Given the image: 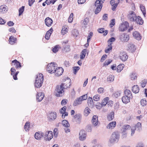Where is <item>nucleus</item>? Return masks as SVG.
<instances>
[{"instance_id": "f257e3e1", "label": "nucleus", "mask_w": 147, "mask_h": 147, "mask_svg": "<svg viewBox=\"0 0 147 147\" xmlns=\"http://www.w3.org/2000/svg\"><path fill=\"white\" fill-rule=\"evenodd\" d=\"M43 82V76L42 74L40 73L37 74L36 78L34 83L35 88H39L42 86Z\"/></svg>"}, {"instance_id": "f03ea898", "label": "nucleus", "mask_w": 147, "mask_h": 147, "mask_svg": "<svg viewBox=\"0 0 147 147\" xmlns=\"http://www.w3.org/2000/svg\"><path fill=\"white\" fill-rule=\"evenodd\" d=\"M125 96L122 98V100L123 103L126 104L130 101V99L133 97L131 92L129 90H126L124 91Z\"/></svg>"}, {"instance_id": "7ed1b4c3", "label": "nucleus", "mask_w": 147, "mask_h": 147, "mask_svg": "<svg viewBox=\"0 0 147 147\" xmlns=\"http://www.w3.org/2000/svg\"><path fill=\"white\" fill-rule=\"evenodd\" d=\"M63 84H61L60 85H57L56 87L54 92L55 95L57 97H61L63 95L64 90L62 88Z\"/></svg>"}, {"instance_id": "20e7f679", "label": "nucleus", "mask_w": 147, "mask_h": 147, "mask_svg": "<svg viewBox=\"0 0 147 147\" xmlns=\"http://www.w3.org/2000/svg\"><path fill=\"white\" fill-rule=\"evenodd\" d=\"M103 1H100L99 0H97L96 1L95 3V5L96 7L95 11V14H97L100 11L103 6Z\"/></svg>"}, {"instance_id": "39448f33", "label": "nucleus", "mask_w": 147, "mask_h": 147, "mask_svg": "<svg viewBox=\"0 0 147 147\" xmlns=\"http://www.w3.org/2000/svg\"><path fill=\"white\" fill-rule=\"evenodd\" d=\"M56 63L52 64V63L48 64L47 67V70L49 73L52 74L56 71L57 67L56 66Z\"/></svg>"}, {"instance_id": "423d86ee", "label": "nucleus", "mask_w": 147, "mask_h": 147, "mask_svg": "<svg viewBox=\"0 0 147 147\" xmlns=\"http://www.w3.org/2000/svg\"><path fill=\"white\" fill-rule=\"evenodd\" d=\"M119 135L118 132H115L112 133L110 138V141L111 143L117 142L119 138Z\"/></svg>"}, {"instance_id": "0eeeda50", "label": "nucleus", "mask_w": 147, "mask_h": 147, "mask_svg": "<svg viewBox=\"0 0 147 147\" xmlns=\"http://www.w3.org/2000/svg\"><path fill=\"white\" fill-rule=\"evenodd\" d=\"M129 26L128 23L127 22H125L120 26L119 27V30L121 31H124L127 29Z\"/></svg>"}, {"instance_id": "6e6552de", "label": "nucleus", "mask_w": 147, "mask_h": 147, "mask_svg": "<svg viewBox=\"0 0 147 147\" xmlns=\"http://www.w3.org/2000/svg\"><path fill=\"white\" fill-rule=\"evenodd\" d=\"M79 139L81 141L85 140L86 138V134L84 130H81L79 134Z\"/></svg>"}, {"instance_id": "1a4fd4ad", "label": "nucleus", "mask_w": 147, "mask_h": 147, "mask_svg": "<svg viewBox=\"0 0 147 147\" xmlns=\"http://www.w3.org/2000/svg\"><path fill=\"white\" fill-rule=\"evenodd\" d=\"M136 16L135 13L132 11H130L129 12V14L127 17L131 21H134V19Z\"/></svg>"}, {"instance_id": "9d476101", "label": "nucleus", "mask_w": 147, "mask_h": 147, "mask_svg": "<svg viewBox=\"0 0 147 147\" xmlns=\"http://www.w3.org/2000/svg\"><path fill=\"white\" fill-rule=\"evenodd\" d=\"M128 56L126 53L125 52H122L120 53L119 58L123 61H125L127 60Z\"/></svg>"}, {"instance_id": "9b49d317", "label": "nucleus", "mask_w": 147, "mask_h": 147, "mask_svg": "<svg viewBox=\"0 0 147 147\" xmlns=\"http://www.w3.org/2000/svg\"><path fill=\"white\" fill-rule=\"evenodd\" d=\"M119 38L121 41L127 42L129 40V36L128 35L125 34H123L120 36Z\"/></svg>"}, {"instance_id": "f8f14e48", "label": "nucleus", "mask_w": 147, "mask_h": 147, "mask_svg": "<svg viewBox=\"0 0 147 147\" xmlns=\"http://www.w3.org/2000/svg\"><path fill=\"white\" fill-rule=\"evenodd\" d=\"M66 83H68L67 84L66 83H62L61 84H64V85L62 86V88L63 90L66 89L67 88H69L71 84V80L70 79L67 78V79L65 80Z\"/></svg>"}, {"instance_id": "ddd939ff", "label": "nucleus", "mask_w": 147, "mask_h": 147, "mask_svg": "<svg viewBox=\"0 0 147 147\" xmlns=\"http://www.w3.org/2000/svg\"><path fill=\"white\" fill-rule=\"evenodd\" d=\"M63 72V69L61 67L57 68L56 71L54 73H55V75L56 76H59L61 75Z\"/></svg>"}, {"instance_id": "4468645a", "label": "nucleus", "mask_w": 147, "mask_h": 147, "mask_svg": "<svg viewBox=\"0 0 147 147\" xmlns=\"http://www.w3.org/2000/svg\"><path fill=\"white\" fill-rule=\"evenodd\" d=\"M97 116L94 115L92 119V122L94 126H96L98 125V118Z\"/></svg>"}, {"instance_id": "2eb2a0df", "label": "nucleus", "mask_w": 147, "mask_h": 147, "mask_svg": "<svg viewBox=\"0 0 147 147\" xmlns=\"http://www.w3.org/2000/svg\"><path fill=\"white\" fill-rule=\"evenodd\" d=\"M45 134L44 133L41 132L40 133L36 132L34 135V137L37 140H40L41 138L44 136Z\"/></svg>"}, {"instance_id": "dca6fc26", "label": "nucleus", "mask_w": 147, "mask_h": 147, "mask_svg": "<svg viewBox=\"0 0 147 147\" xmlns=\"http://www.w3.org/2000/svg\"><path fill=\"white\" fill-rule=\"evenodd\" d=\"M45 22L46 25L48 27L51 26L53 23V20L49 17H47L45 20Z\"/></svg>"}, {"instance_id": "f3484780", "label": "nucleus", "mask_w": 147, "mask_h": 147, "mask_svg": "<svg viewBox=\"0 0 147 147\" xmlns=\"http://www.w3.org/2000/svg\"><path fill=\"white\" fill-rule=\"evenodd\" d=\"M73 118L76 122L78 123H80L81 120L82 118L81 115L80 114H77L74 115Z\"/></svg>"}, {"instance_id": "a211bd4d", "label": "nucleus", "mask_w": 147, "mask_h": 147, "mask_svg": "<svg viewBox=\"0 0 147 147\" xmlns=\"http://www.w3.org/2000/svg\"><path fill=\"white\" fill-rule=\"evenodd\" d=\"M82 100L80 97L77 98L74 101L73 103V105L75 106L82 104Z\"/></svg>"}, {"instance_id": "6ab92c4d", "label": "nucleus", "mask_w": 147, "mask_h": 147, "mask_svg": "<svg viewBox=\"0 0 147 147\" xmlns=\"http://www.w3.org/2000/svg\"><path fill=\"white\" fill-rule=\"evenodd\" d=\"M133 22H135L137 24H138L140 25H142L143 23V20L139 16H136Z\"/></svg>"}, {"instance_id": "aec40b11", "label": "nucleus", "mask_w": 147, "mask_h": 147, "mask_svg": "<svg viewBox=\"0 0 147 147\" xmlns=\"http://www.w3.org/2000/svg\"><path fill=\"white\" fill-rule=\"evenodd\" d=\"M130 128V126L129 125H125L123 126L122 127V129H121V131L123 134V135H125V134H126V133H125V132H126V130L128 129H129Z\"/></svg>"}, {"instance_id": "412c9836", "label": "nucleus", "mask_w": 147, "mask_h": 147, "mask_svg": "<svg viewBox=\"0 0 147 147\" xmlns=\"http://www.w3.org/2000/svg\"><path fill=\"white\" fill-rule=\"evenodd\" d=\"M127 47L128 50L130 52H134L136 50V47L133 44H129L128 45Z\"/></svg>"}, {"instance_id": "4be33fe9", "label": "nucleus", "mask_w": 147, "mask_h": 147, "mask_svg": "<svg viewBox=\"0 0 147 147\" xmlns=\"http://www.w3.org/2000/svg\"><path fill=\"white\" fill-rule=\"evenodd\" d=\"M109 98L108 97H106L102 101L101 103L99 104L98 106L99 107H100V108H101L103 106H105L107 104V102L109 100Z\"/></svg>"}, {"instance_id": "5701e85b", "label": "nucleus", "mask_w": 147, "mask_h": 147, "mask_svg": "<svg viewBox=\"0 0 147 147\" xmlns=\"http://www.w3.org/2000/svg\"><path fill=\"white\" fill-rule=\"evenodd\" d=\"M134 37L136 39L140 40L141 39V36L139 32L137 31H135L133 32V34Z\"/></svg>"}, {"instance_id": "b1692460", "label": "nucleus", "mask_w": 147, "mask_h": 147, "mask_svg": "<svg viewBox=\"0 0 147 147\" xmlns=\"http://www.w3.org/2000/svg\"><path fill=\"white\" fill-rule=\"evenodd\" d=\"M53 31V29L51 28L47 32L45 36L46 39L47 40L49 39V37L52 33Z\"/></svg>"}, {"instance_id": "393cba45", "label": "nucleus", "mask_w": 147, "mask_h": 147, "mask_svg": "<svg viewBox=\"0 0 147 147\" xmlns=\"http://www.w3.org/2000/svg\"><path fill=\"white\" fill-rule=\"evenodd\" d=\"M116 124V122L115 121H112L108 125L107 127L108 129H112L115 127Z\"/></svg>"}, {"instance_id": "a878e982", "label": "nucleus", "mask_w": 147, "mask_h": 147, "mask_svg": "<svg viewBox=\"0 0 147 147\" xmlns=\"http://www.w3.org/2000/svg\"><path fill=\"white\" fill-rule=\"evenodd\" d=\"M17 38L12 36L10 37L9 39V41L11 45H13L16 43Z\"/></svg>"}, {"instance_id": "bb28decb", "label": "nucleus", "mask_w": 147, "mask_h": 147, "mask_svg": "<svg viewBox=\"0 0 147 147\" xmlns=\"http://www.w3.org/2000/svg\"><path fill=\"white\" fill-rule=\"evenodd\" d=\"M139 88L138 86L137 85H134L133 87V88L132 89V92L135 93H138L139 91Z\"/></svg>"}, {"instance_id": "cd10ccee", "label": "nucleus", "mask_w": 147, "mask_h": 147, "mask_svg": "<svg viewBox=\"0 0 147 147\" xmlns=\"http://www.w3.org/2000/svg\"><path fill=\"white\" fill-rule=\"evenodd\" d=\"M57 114L56 112L51 113H50L49 116L50 119L53 120H54L56 118Z\"/></svg>"}, {"instance_id": "c85d7f7f", "label": "nucleus", "mask_w": 147, "mask_h": 147, "mask_svg": "<svg viewBox=\"0 0 147 147\" xmlns=\"http://www.w3.org/2000/svg\"><path fill=\"white\" fill-rule=\"evenodd\" d=\"M87 51V50L86 49H83L81 53V55H80V58L81 59H82L84 58Z\"/></svg>"}, {"instance_id": "c756f323", "label": "nucleus", "mask_w": 147, "mask_h": 147, "mask_svg": "<svg viewBox=\"0 0 147 147\" xmlns=\"http://www.w3.org/2000/svg\"><path fill=\"white\" fill-rule=\"evenodd\" d=\"M114 76L113 75L109 76L107 78V82H108L110 83L114 81Z\"/></svg>"}, {"instance_id": "7c9ffc66", "label": "nucleus", "mask_w": 147, "mask_h": 147, "mask_svg": "<svg viewBox=\"0 0 147 147\" xmlns=\"http://www.w3.org/2000/svg\"><path fill=\"white\" fill-rule=\"evenodd\" d=\"M114 118V113L113 112H111L107 116V119L109 121L112 120Z\"/></svg>"}, {"instance_id": "2f4dec72", "label": "nucleus", "mask_w": 147, "mask_h": 147, "mask_svg": "<svg viewBox=\"0 0 147 147\" xmlns=\"http://www.w3.org/2000/svg\"><path fill=\"white\" fill-rule=\"evenodd\" d=\"M12 62L15 63L14 65H16V66L17 68H20L21 67V64L16 59L12 61Z\"/></svg>"}, {"instance_id": "473e14b6", "label": "nucleus", "mask_w": 147, "mask_h": 147, "mask_svg": "<svg viewBox=\"0 0 147 147\" xmlns=\"http://www.w3.org/2000/svg\"><path fill=\"white\" fill-rule=\"evenodd\" d=\"M88 103L89 106L92 107L94 105V104L92 98L90 97H89L88 98Z\"/></svg>"}, {"instance_id": "72a5a7b5", "label": "nucleus", "mask_w": 147, "mask_h": 147, "mask_svg": "<svg viewBox=\"0 0 147 147\" xmlns=\"http://www.w3.org/2000/svg\"><path fill=\"white\" fill-rule=\"evenodd\" d=\"M90 110L88 107H86L84 111V114L86 116H87L90 113Z\"/></svg>"}, {"instance_id": "f704fd0d", "label": "nucleus", "mask_w": 147, "mask_h": 147, "mask_svg": "<svg viewBox=\"0 0 147 147\" xmlns=\"http://www.w3.org/2000/svg\"><path fill=\"white\" fill-rule=\"evenodd\" d=\"M124 67V65L123 64H120L118 65L117 68V71L120 72L123 69Z\"/></svg>"}, {"instance_id": "c9c22d12", "label": "nucleus", "mask_w": 147, "mask_h": 147, "mask_svg": "<svg viewBox=\"0 0 147 147\" xmlns=\"http://www.w3.org/2000/svg\"><path fill=\"white\" fill-rule=\"evenodd\" d=\"M63 126L66 127H68L69 126V124L68 121L66 120H63L62 123Z\"/></svg>"}, {"instance_id": "e433bc0d", "label": "nucleus", "mask_w": 147, "mask_h": 147, "mask_svg": "<svg viewBox=\"0 0 147 147\" xmlns=\"http://www.w3.org/2000/svg\"><path fill=\"white\" fill-rule=\"evenodd\" d=\"M89 22V19L88 18H86L83 21L82 24H83L85 27H87L86 26Z\"/></svg>"}, {"instance_id": "4c0bfd02", "label": "nucleus", "mask_w": 147, "mask_h": 147, "mask_svg": "<svg viewBox=\"0 0 147 147\" xmlns=\"http://www.w3.org/2000/svg\"><path fill=\"white\" fill-rule=\"evenodd\" d=\"M142 124L140 123H138L136 125L135 127H134L136 129L138 128L139 131H140L142 129Z\"/></svg>"}, {"instance_id": "58836bf2", "label": "nucleus", "mask_w": 147, "mask_h": 147, "mask_svg": "<svg viewBox=\"0 0 147 147\" xmlns=\"http://www.w3.org/2000/svg\"><path fill=\"white\" fill-rule=\"evenodd\" d=\"M72 34L74 37H77L78 35V32L77 30L74 29L72 31Z\"/></svg>"}, {"instance_id": "ea45409f", "label": "nucleus", "mask_w": 147, "mask_h": 147, "mask_svg": "<svg viewBox=\"0 0 147 147\" xmlns=\"http://www.w3.org/2000/svg\"><path fill=\"white\" fill-rule=\"evenodd\" d=\"M25 7L24 6H22L20 7L19 9V16H20L23 13V12L24 11V9Z\"/></svg>"}, {"instance_id": "a19ab883", "label": "nucleus", "mask_w": 147, "mask_h": 147, "mask_svg": "<svg viewBox=\"0 0 147 147\" xmlns=\"http://www.w3.org/2000/svg\"><path fill=\"white\" fill-rule=\"evenodd\" d=\"M30 127V125L29 124V123L28 122H27L26 123L24 126V127L25 129V130L26 131H28V129Z\"/></svg>"}, {"instance_id": "79ce46f5", "label": "nucleus", "mask_w": 147, "mask_h": 147, "mask_svg": "<svg viewBox=\"0 0 147 147\" xmlns=\"http://www.w3.org/2000/svg\"><path fill=\"white\" fill-rule=\"evenodd\" d=\"M53 137V134L52 131H49V134L48 136L49 140H50Z\"/></svg>"}, {"instance_id": "37998d69", "label": "nucleus", "mask_w": 147, "mask_h": 147, "mask_svg": "<svg viewBox=\"0 0 147 147\" xmlns=\"http://www.w3.org/2000/svg\"><path fill=\"white\" fill-rule=\"evenodd\" d=\"M74 14L73 13H71L69 18L68 21L69 23H71L73 19Z\"/></svg>"}, {"instance_id": "c03bdc74", "label": "nucleus", "mask_w": 147, "mask_h": 147, "mask_svg": "<svg viewBox=\"0 0 147 147\" xmlns=\"http://www.w3.org/2000/svg\"><path fill=\"white\" fill-rule=\"evenodd\" d=\"M100 96L98 94H96L93 97V99L95 101H98L100 100Z\"/></svg>"}, {"instance_id": "a18cd8bd", "label": "nucleus", "mask_w": 147, "mask_h": 147, "mask_svg": "<svg viewBox=\"0 0 147 147\" xmlns=\"http://www.w3.org/2000/svg\"><path fill=\"white\" fill-rule=\"evenodd\" d=\"M140 103L141 105L143 106H145L146 104V100L142 99L140 101Z\"/></svg>"}, {"instance_id": "49530a36", "label": "nucleus", "mask_w": 147, "mask_h": 147, "mask_svg": "<svg viewBox=\"0 0 147 147\" xmlns=\"http://www.w3.org/2000/svg\"><path fill=\"white\" fill-rule=\"evenodd\" d=\"M44 96V95H42L41 96H36V100L39 102H40L43 99Z\"/></svg>"}, {"instance_id": "de8ad7c7", "label": "nucleus", "mask_w": 147, "mask_h": 147, "mask_svg": "<svg viewBox=\"0 0 147 147\" xmlns=\"http://www.w3.org/2000/svg\"><path fill=\"white\" fill-rule=\"evenodd\" d=\"M66 107L64 106L62 107L60 110H59V112L61 114H63L65 112V110L66 109Z\"/></svg>"}, {"instance_id": "09e8293b", "label": "nucleus", "mask_w": 147, "mask_h": 147, "mask_svg": "<svg viewBox=\"0 0 147 147\" xmlns=\"http://www.w3.org/2000/svg\"><path fill=\"white\" fill-rule=\"evenodd\" d=\"M93 36V33L92 32H90V33L89 34L87 38V42H89V41H90V39Z\"/></svg>"}, {"instance_id": "8fccbe9b", "label": "nucleus", "mask_w": 147, "mask_h": 147, "mask_svg": "<svg viewBox=\"0 0 147 147\" xmlns=\"http://www.w3.org/2000/svg\"><path fill=\"white\" fill-rule=\"evenodd\" d=\"M115 19H112L111 21V23L110 24V27H113L115 24Z\"/></svg>"}, {"instance_id": "3c124183", "label": "nucleus", "mask_w": 147, "mask_h": 147, "mask_svg": "<svg viewBox=\"0 0 147 147\" xmlns=\"http://www.w3.org/2000/svg\"><path fill=\"white\" fill-rule=\"evenodd\" d=\"M44 134V136H43V137H44L45 140H46L47 141V140H49L48 136L49 134V131L47 132H46Z\"/></svg>"}, {"instance_id": "603ef678", "label": "nucleus", "mask_w": 147, "mask_h": 147, "mask_svg": "<svg viewBox=\"0 0 147 147\" xmlns=\"http://www.w3.org/2000/svg\"><path fill=\"white\" fill-rule=\"evenodd\" d=\"M147 82V80H145L142 81L141 83V86L143 88H144L146 85Z\"/></svg>"}, {"instance_id": "864d4df0", "label": "nucleus", "mask_w": 147, "mask_h": 147, "mask_svg": "<svg viewBox=\"0 0 147 147\" xmlns=\"http://www.w3.org/2000/svg\"><path fill=\"white\" fill-rule=\"evenodd\" d=\"M111 62L112 60L110 59H109L108 61H106L103 64L104 66L108 65Z\"/></svg>"}, {"instance_id": "5fc2aeb1", "label": "nucleus", "mask_w": 147, "mask_h": 147, "mask_svg": "<svg viewBox=\"0 0 147 147\" xmlns=\"http://www.w3.org/2000/svg\"><path fill=\"white\" fill-rule=\"evenodd\" d=\"M131 79L132 80H135L137 78V76L134 73L130 75Z\"/></svg>"}, {"instance_id": "6e6d98bb", "label": "nucleus", "mask_w": 147, "mask_h": 147, "mask_svg": "<svg viewBox=\"0 0 147 147\" xmlns=\"http://www.w3.org/2000/svg\"><path fill=\"white\" fill-rule=\"evenodd\" d=\"M107 57V56L105 54L103 55L100 61L101 62H103Z\"/></svg>"}, {"instance_id": "4d7b16f0", "label": "nucleus", "mask_w": 147, "mask_h": 147, "mask_svg": "<svg viewBox=\"0 0 147 147\" xmlns=\"http://www.w3.org/2000/svg\"><path fill=\"white\" fill-rule=\"evenodd\" d=\"M80 69L79 67L76 66L74 67V73L75 74H76L77 71Z\"/></svg>"}, {"instance_id": "13d9d810", "label": "nucleus", "mask_w": 147, "mask_h": 147, "mask_svg": "<svg viewBox=\"0 0 147 147\" xmlns=\"http://www.w3.org/2000/svg\"><path fill=\"white\" fill-rule=\"evenodd\" d=\"M118 5V3H116L113 4V5H111L112 6V10L114 11Z\"/></svg>"}, {"instance_id": "bf43d9fd", "label": "nucleus", "mask_w": 147, "mask_h": 147, "mask_svg": "<svg viewBox=\"0 0 147 147\" xmlns=\"http://www.w3.org/2000/svg\"><path fill=\"white\" fill-rule=\"evenodd\" d=\"M58 129L57 128H55L54 130V136L55 137H56L57 136L58 134V132L57 131Z\"/></svg>"}, {"instance_id": "052dcab7", "label": "nucleus", "mask_w": 147, "mask_h": 147, "mask_svg": "<svg viewBox=\"0 0 147 147\" xmlns=\"http://www.w3.org/2000/svg\"><path fill=\"white\" fill-rule=\"evenodd\" d=\"M82 101L86 100L87 98V94H85L80 97Z\"/></svg>"}, {"instance_id": "680f3d73", "label": "nucleus", "mask_w": 147, "mask_h": 147, "mask_svg": "<svg viewBox=\"0 0 147 147\" xmlns=\"http://www.w3.org/2000/svg\"><path fill=\"white\" fill-rule=\"evenodd\" d=\"M108 14H105L102 17V19L104 20H107L108 19Z\"/></svg>"}, {"instance_id": "e2e57ef3", "label": "nucleus", "mask_w": 147, "mask_h": 147, "mask_svg": "<svg viewBox=\"0 0 147 147\" xmlns=\"http://www.w3.org/2000/svg\"><path fill=\"white\" fill-rule=\"evenodd\" d=\"M140 8L141 11H142L144 16H145V14H146V12L145 10L144 7L143 6L142 7L141 6H140Z\"/></svg>"}, {"instance_id": "0e129e2a", "label": "nucleus", "mask_w": 147, "mask_h": 147, "mask_svg": "<svg viewBox=\"0 0 147 147\" xmlns=\"http://www.w3.org/2000/svg\"><path fill=\"white\" fill-rule=\"evenodd\" d=\"M104 89L103 88H100L98 90V92L99 93H102L103 92Z\"/></svg>"}, {"instance_id": "69168bd1", "label": "nucleus", "mask_w": 147, "mask_h": 147, "mask_svg": "<svg viewBox=\"0 0 147 147\" xmlns=\"http://www.w3.org/2000/svg\"><path fill=\"white\" fill-rule=\"evenodd\" d=\"M58 50V47L57 46H55V47L52 49L54 53H56L57 52Z\"/></svg>"}, {"instance_id": "338daca9", "label": "nucleus", "mask_w": 147, "mask_h": 147, "mask_svg": "<svg viewBox=\"0 0 147 147\" xmlns=\"http://www.w3.org/2000/svg\"><path fill=\"white\" fill-rule=\"evenodd\" d=\"M0 10H1L2 11H5L6 9V8L5 7V5H3L0 6Z\"/></svg>"}, {"instance_id": "774afa93", "label": "nucleus", "mask_w": 147, "mask_h": 147, "mask_svg": "<svg viewBox=\"0 0 147 147\" xmlns=\"http://www.w3.org/2000/svg\"><path fill=\"white\" fill-rule=\"evenodd\" d=\"M107 104L108 107H112L113 104V101H109L108 102H107Z\"/></svg>"}]
</instances>
